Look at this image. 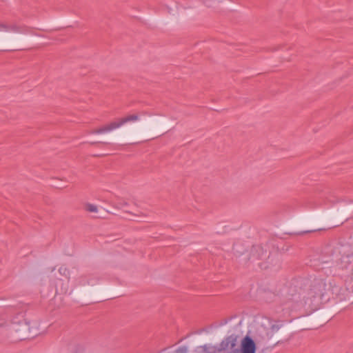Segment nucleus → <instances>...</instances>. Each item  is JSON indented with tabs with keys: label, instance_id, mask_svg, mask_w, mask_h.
<instances>
[{
	"label": "nucleus",
	"instance_id": "1",
	"mask_svg": "<svg viewBox=\"0 0 353 353\" xmlns=\"http://www.w3.org/2000/svg\"><path fill=\"white\" fill-rule=\"evenodd\" d=\"M139 119V117L138 114H130L126 117L119 118L116 119L115 121L105 125L99 128L93 130L90 132V134H103L106 133L108 132H110L113 130H115L117 128H119L121 127L123 125L128 122H133L138 121Z\"/></svg>",
	"mask_w": 353,
	"mask_h": 353
},
{
	"label": "nucleus",
	"instance_id": "2",
	"mask_svg": "<svg viewBox=\"0 0 353 353\" xmlns=\"http://www.w3.org/2000/svg\"><path fill=\"white\" fill-rule=\"evenodd\" d=\"M239 336L236 334H231L225 337L217 347L218 352L230 350V353H239V349L237 347V340Z\"/></svg>",
	"mask_w": 353,
	"mask_h": 353
},
{
	"label": "nucleus",
	"instance_id": "3",
	"mask_svg": "<svg viewBox=\"0 0 353 353\" xmlns=\"http://www.w3.org/2000/svg\"><path fill=\"white\" fill-rule=\"evenodd\" d=\"M33 28L26 25H18L12 23L8 25L3 22H0V31H12L14 32L21 34H32Z\"/></svg>",
	"mask_w": 353,
	"mask_h": 353
},
{
	"label": "nucleus",
	"instance_id": "4",
	"mask_svg": "<svg viewBox=\"0 0 353 353\" xmlns=\"http://www.w3.org/2000/svg\"><path fill=\"white\" fill-rule=\"evenodd\" d=\"M256 344L254 340L249 336H245L241 341V348L239 352L241 353H255Z\"/></svg>",
	"mask_w": 353,
	"mask_h": 353
},
{
	"label": "nucleus",
	"instance_id": "5",
	"mask_svg": "<svg viewBox=\"0 0 353 353\" xmlns=\"http://www.w3.org/2000/svg\"><path fill=\"white\" fill-rule=\"evenodd\" d=\"M266 252L260 245L253 246L250 250V260L251 263H254L257 260L262 259L266 256Z\"/></svg>",
	"mask_w": 353,
	"mask_h": 353
},
{
	"label": "nucleus",
	"instance_id": "6",
	"mask_svg": "<svg viewBox=\"0 0 353 353\" xmlns=\"http://www.w3.org/2000/svg\"><path fill=\"white\" fill-rule=\"evenodd\" d=\"M85 210L89 212H97L98 208L96 205L92 203H86L85 205Z\"/></svg>",
	"mask_w": 353,
	"mask_h": 353
},
{
	"label": "nucleus",
	"instance_id": "7",
	"mask_svg": "<svg viewBox=\"0 0 353 353\" xmlns=\"http://www.w3.org/2000/svg\"><path fill=\"white\" fill-rule=\"evenodd\" d=\"M72 353H86L85 348L81 345L77 346Z\"/></svg>",
	"mask_w": 353,
	"mask_h": 353
},
{
	"label": "nucleus",
	"instance_id": "8",
	"mask_svg": "<svg viewBox=\"0 0 353 353\" xmlns=\"http://www.w3.org/2000/svg\"><path fill=\"white\" fill-rule=\"evenodd\" d=\"M187 352L185 347H181L176 350V353H187Z\"/></svg>",
	"mask_w": 353,
	"mask_h": 353
},
{
	"label": "nucleus",
	"instance_id": "9",
	"mask_svg": "<svg viewBox=\"0 0 353 353\" xmlns=\"http://www.w3.org/2000/svg\"><path fill=\"white\" fill-rule=\"evenodd\" d=\"M66 271H67V270H66L65 267H63V266H61V267L59 269V272H60V274H64V275H65V276H66Z\"/></svg>",
	"mask_w": 353,
	"mask_h": 353
},
{
	"label": "nucleus",
	"instance_id": "10",
	"mask_svg": "<svg viewBox=\"0 0 353 353\" xmlns=\"http://www.w3.org/2000/svg\"><path fill=\"white\" fill-rule=\"evenodd\" d=\"M271 329L272 330V332H277L279 329H280V325H272L271 327Z\"/></svg>",
	"mask_w": 353,
	"mask_h": 353
},
{
	"label": "nucleus",
	"instance_id": "11",
	"mask_svg": "<svg viewBox=\"0 0 353 353\" xmlns=\"http://www.w3.org/2000/svg\"><path fill=\"white\" fill-rule=\"evenodd\" d=\"M318 230H321V229H318ZM314 231H317V230H314ZM314 232V230H308V231H305L303 232V233H307V232Z\"/></svg>",
	"mask_w": 353,
	"mask_h": 353
},
{
	"label": "nucleus",
	"instance_id": "12",
	"mask_svg": "<svg viewBox=\"0 0 353 353\" xmlns=\"http://www.w3.org/2000/svg\"><path fill=\"white\" fill-rule=\"evenodd\" d=\"M316 294H320V295H321V294H322V292H321V291H320L319 292H316Z\"/></svg>",
	"mask_w": 353,
	"mask_h": 353
},
{
	"label": "nucleus",
	"instance_id": "13",
	"mask_svg": "<svg viewBox=\"0 0 353 353\" xmlns=\"http://www.w3.org/2000/svg\"><path fill=\"white\" fill-rule=\"evenodd\" d=\"M318 285L320 286L323 285V284L321 283H319Z\"/></svg>",
	"mask_w": 353,
	"mask_h": 353
},
{
	"label": "nucleus",
	"instance_id": "14",
	"mask_svg": "<svg viewBox=\"0 0 353 353\" xmlns=\"http://www.w3.org/2000/svg\"><path fill=\"white\" fill-rule=\"evenodd\" d=\"M122 205H126L127 203H124L123 204H121Z\"/></svg>",
	"mask_w": 353,
	"mask_h": 353
}]
</instances>
